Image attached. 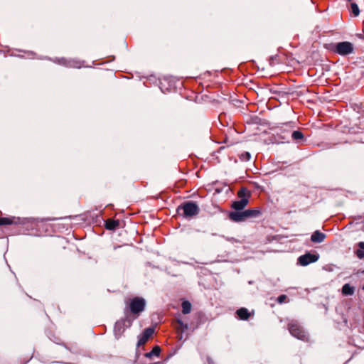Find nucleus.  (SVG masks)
Masks as SVG:
<instances>
[{
	"label": "nucleus",
	"instance_id": "f3484780",
	"mask_svg": "<svg viewBox=\"0 0 364 364\" xmlns=\"http://www.w3.org/2000/svg\"><path fill=\"white\" fill-rule=\"evenodd\" d=\"M359 249L355 253L359 259H364V242H360L358 244Z\"/></svg>",
	"mask_w": 364,
	"mask_h": 364
},
{
	"label": "nucleus",
	"instance_id": "4be33fe9",
	"mask_svg": "<svg viewBox=\"0 0 364 364\" xmlns=\"http://www.w3.org/2000/svg\"><path fill=\"white\" fill-rule=\"evenodd\" d=\"M240 159L244 161H248L250 159V154L248 152H245V154H242L240 156Z\"/></svg>",
	"mask_w": 364,
	"mask_h": 364
},
{
	"label": "nucleus",
	"instance_id": "39448f33",
	"mask_svg": "<svg viewBox=\"0 0 364 364\" xmlns=\"http://www.w3.org/2000/svg\"><path fill=\"white\" fill-rule=\"evenodd\" d=\"M353 45L348 41L337 43L333 46V48L335 53L341 55H349L353 52Z\"/></svg>",
	"mask_w": 364,
	"mask_h": 364
},
{
	"label": "nucleus",
	"instance_id": "7ed1b4c3",
	"mask_svg": "<svg viewBox=\"0 0 364 364\" xmlns=\"http://www.w3.org/2000/svg\"><path fill=\"white\" fill-rule=\"evenodd\" d=\"M199 212L200 208L198 205L192 201L184 202L177 208L178 214L186 219H191L197 216Z\"/></svg>",
	"mask_w": 364,
	"mask_h": 364
},
{
	"label": "nucleus",
	"instance_id": "423d86ee",
	"mask_svg": "<svg viewBox=\"0 0 364 364\" xmlns=\"http://www.w3.org/2000/svg\"><path fill=\"white\" fill-rule=\"evenodd\" d=\"M288 326L289 331L293 336L302 341H306L307 339V335L306 334V332L296 321H291Z\"/></svg>",
	"mask_w": 364,
	"mask_h": 364
},
{
	"label": "nucleus",
	"instance_id": "6ab92c4d",
	"mask_svg": "<svg viewBox=\"0 0 364 364\" xmlns=\"http://www.w3.org/2000/svg\"><path fill=\"white\" fill-rule=\"evenodd\" d=\"M181 307L183 314H189L191 311V304L188 301H183L181 304Z\"/></svg>",
	"mask_w": 364,
	"mask_h": 364
},
{
	"label": "nucleus",
	"instance_id": "1a4fd4ad",
	"mask_svg": "<svg viewBox=\"0 0 364 364\" xmlns=\"http://www.w3.org/2000/svg\"><path fill=\"white\" fill-rule=\"evenodd\" d=\"M154 333V328H146L144 330L143 333L138 336L137 346L140 347L144 346L148 340L153 336Z\"/></svg>",
	"mask_w": 364,
	"mask_h": 364
},
{
	"label": "nucleus",
	"instance_id": "9b49d317",
	"mask_svg": "<svg viewBox=\"0 0 364 364\" xmlns=\"http://www.w3.org/2000/svg\"><path fill=\"white\" fill-rule=\"evenodd\" d=\"M326 237V235L319 230L315 231L311 237V240L313 242L320 243L322 242Z\"/></svg>",
	"mask_w": 364,
	"mask_h": 364
},
{
	"label": "nucleus",
	"instance_id": "393cba45",
	"mask_svg": "<svg viewBox=\"0 0 364 364\" xmlns=\"http://www.w3.org/2000/svg\"><path fill=\"white\" fill-rule=\"evenodd\" d=\"M348 1H351L352 0H347Z\"/></svg>",
	"mask_w": 364,
	"mask_h": 364
},
{
	"label": "nucleus",
	"instance_id": "a878e982",
	"mask_svg": "<svg viewBox=\"0 0 364 364\" xmlns=\"http://www.w3.org/2000/svg\"><path fill=\"white\" fill-rule=\"evenodd\" d=\"M363 273L364 274V270L363 271Z\"/></svg>",
	"mask_w": 364,
	"mask_h": 364
},
{
	"label": "nucleus",
	"instance_id": "6e6552de",
	"mask_svg": "<svg viewBox=\"0 0 364 364\" xmlns=\"http://www.w3.org/2000/svg\"><path fill=\"white\" fill-rule=\"evenodd\" d=\"M128 317L125 316V318L122 319L116 322L114 325V335L117 338H119L124 332L125 329L128 327L127 326L128 324Z\"/></svg>",
	"mask_w": 364,
	"mask_h": 364
},
{
	"label": "nucleus",
	"instance_id": "aec40b11",
	"mask_svg": "<svg viewBox=\"0 0 364 364\" xmlns=\"http://www.w3.org/2000/svg\"><path fill=\"white\" fill-rule=\"evenodd\" d=\"M291 137L295 141L298 142L304 139V134L301 132L296 130L292 132Z\"/></svg>",
	"mask_w": 364,
	"mask_h": 364
},
{
	"label": "nucleus",
	"instance_id": "f257e3e1",
	"mask_svg": "<svg viewBox=\"0 0 364 364\" xmlns=\"http://www.w3.org/2000/svg\"><path fill=\"white\" fill-rule=\"evenodd\" d=\"M125 316L128 317L127 327H130L134 320L136 319L142 313L146 306V301L144 298L135 296L125 300Z\"/></svg>",
	"mask_w": 364,
	"mask_h": 364
},
{
	"label": "nucleus",
	"instance_id": "0eeeda50",
	"mask_svg": "<svg viewBox=\"0 0 364 364\" xmlns=\"http://www.w3.org/2000/svg\"><path fill=\"white\" fill-rule=\"evenodd\" d=\"M319 258L317 253L306 252V254L299 257L297 264L301 266H306L311 263L316 262Z\"/></svg>",
	"mask_w": 364,
	"mask_h": 364
},
{
	"label": "nucleus",
	"instance_id": "20e7f679",
	"mask_svg": "<svg viewBox=\"0 0 364 364\" xmlns=\"http://www.w3.org/2000/svg\"><path fill=\"white\" fill-rule=\"evenodd\" d=\"M237 196L240 200L234 201L231 205V208L235 211H243L249 203L251 192L247 188L242 187L237 191Z\"/></svg>",
	"mask_w": 364,
	"mask_h": 364
},
{
	"label": "nucleus",
	"instance_id": "4468645a",
	"mask_svg": "<svg viewBox=\"0 0 364 364\" xmlns=\"http://www.w3.org/2000/svg\"><path fill=\"white\" fill-rule=\"evenodd\" d=\"M119 225V221L113 219H108L105 222V228L107 230H113L117 228Z\"/></svg>",
	"mask_w": 364,
	"mask_h": 364
},
{
	"label": "nucleus",
	"instance_id": "a211bd4d",
	"mask_svg": "<svg viewBox=\"0 0 364 364\" xmlns=\"http://www.w3.org/2000/svg\"><path fill=\"white\" fill-rule=\"evenodd\" d=\"M161 352V348L159 346H156L154 347L151 351L146 353V357L152 358L153 356L159 357Z\"/></svg>",
	"mask_w": 364,
	"mask_h": 364
},
{
	"label": "nucleus",
	"instance_id": "dca6fc26",
	"mask_svg": "<svg viewBox=\"0 0 364 364\" xmlns=\"http://www.w3.org/2000/svg\"><path fill=\"white\" fill-rule=\"evenodd\" d=\"M175 328L178 332L183 333L188 328V324L184 323L181 320L177 319L175 322Z\"/></svg>",
	"mask_w": 364,
	"mask_h": 364
},
{
	"label": "nucleus",
	"instance_id": "5701e85b",
	"mask_svg": "<svg viewBox=\"0 0 364 364\" xmlns=\"http://www.w3.org/2000/svg\"><path fill=\"white\" fill-rule=\"evenodd\" d=\"M287 298L286 295L282 294L277 298V301L279 304H282L286 301Z\"/></svg>",
	"mask_w": 364,
	"mask_h": 364
},
{
	"label": "nucleus",
	"instance_id": "2eb2a0df",
	"mask_svg": "<svg viewBox=\"0 0 364 364\" xmlns=\"http://www.w3.org/2000/svg\"><path fill=\"white\" fill-rule=\"evenodd\" d=\"M19 219L16 218H0V225L17 224Z\"/></svg>",
	"mask_w": 364,
	"mask_h": 364
},
{
	"label": "nucleus",
	"instance_id": "ddd939ff",
	"mask_svg": "<svg viewBox=\"0 0 364 364\" xmlns=\"http://www.w3.org/2000/svg\"><path fill=\"white\" fill-rule=\"evenodd\" d=\"M236 314L241 320H247L250 316V312L246 308H240L236 311Z\"/></svg>",
	"mask_w": 364,
	"mask_h": 364
},
{
	"label": "nucleus",
	"instance_id": "f03ea898",
	"mask_svg": "<svg viewBox=\"0 0 364 364\" xmlns=\"http://www.w3.org/2000/svg\"><path fill=\"white\" fill-rule=\"evenodd\" d=\"M262 215L259 208L247 209L243 211H231L228 214V218L235 223H242L249 218H258Z\"/></svg>",
	"mask_w": 364,
	"mask_h": 364
},
{
	"label": "nucleus",
	"instance_id": "b1692460",
	"mask_svg": "<svg viewBox=\"0 0 364 364\" xmlns=\"http://www.w3.org/2000/svg\"><path fill=\"white\" fill-rule=\"evenodd\" d=\"M362 289H363V290L364 291V285L363 286Z\"/></svg>",
	"mask_w": 364,
	"mask_h": 364
},
{
	"label": "nucleus",
	"instance_id": "f8f14e48",
	"mask_svg": "<svg viewBox=\"0 0 364 364\" xmlns=\"http://www.w3.org/2000/svg\"><path fill=\"white\" fill-rule=\"evenodd\" d=\"M355 287L349 284H345L342 287V294L344 296H353L355 293Z\"/></svg>",
	"mask_w": 364,
	"mask_h": 364
},
{
	"label": "nucleus",
	"instance_id": "412c9836",
	"mask_svg": "<svg viewBox=\"0 0 364 364\" xmlns=\"http://www.w3.org/2000/svg\"><path fill=\"white\" fill-rule=\"evenodd\" d=\"M350 12L354 16H358L360 14L359 8L357 4L353 2L350 4Z\"/></svg>",
	"mask_w": 364,
	"mask_h": 364
},
{
	"label": "nucleus",
	"instance_id": "9d476101",
	"mask_svg": "<svg viewBox=\"0 0 364 364\" xmlns=\"http://www.w3.org/2000/svg\"><path fill=\"white\" fill-rule=\"evenodd\" d=\"M58 63L70 68H80L81 67V63L75 60L61 58L58 60Z\"/></svg>",
	"mask_w": 364,
	"mask_h": 364
}]
</instances>
